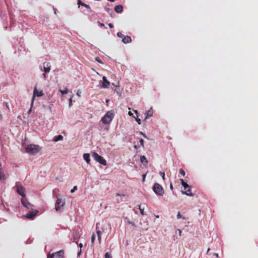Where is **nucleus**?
I'll return each instance as SVG.
<instances>
[{"label": "nucleus", "instance_id": "f257e3e1", "mask_svg": "<svg viewBox=\"0 0 258 258\" xmlns=\"http://www.w3.org/2000/svg\"><path fill=\"white\" fill-rule=\"evenodd\" d=\"M41 148L37 145L30 144L26 147V152L29 154L35 155L40 152Z\"/></svg>", "mask_w": 258, "mask_h": 258}, {"label": "nucleus", "instance_id": "f03ea898", "mask_svg": "<svg viewBox=\"0 0 258 258\" xmlns=\"http://www.w3.org/2000/svg\"><path fill=\"white\" fill-rule=\"evenodd\" d=\"M114 114L112 111H108L106 114L101 118V121L104 124L109 123L113 118Z\"/></svg>", "mask_w": 258, "mask_h": 258}, {"label": "nucleus", "instance_id": "7ed1b4c3", "mask_svg": "<svg viewBox=\"0 0 258 258\" xmlns=\"http://www.w3.org/2000/svg\"><path fill=\"white\" fill-rule=\"evenodd\" d=\"M153 189L156 194L158 196H163L164 193V190L162 186L157 183L154 184Z\"/></svg>", "mask_w": 258, "mask_h": 258}, {"label": "nucleus", "instance_id": "20e7f679", "mask_svg": "<svg viewBox=\"0 0 258 258\" xmlns=\"http://www.w3.org/2000/svg\"><path fill=\"white\" fill-rule=\"evenodd\" d=\"M43 95H44V93H43L42 90H38L37 89L36 86H35L34 87L33 94V96H32V100H31V108H32V107L33 105L35 97L36 96L41 97V96H42Z\"/></svg>", "mask_w": 258, "mask_h": 258}, {"label": "nucleus", "instance_id": "39448f33", "mask_svg": "<svg viewBox=\"0 0 258 258\" xmlns=\"http://www.w3.org/2000/svg\"><path fill=\"white\" fill-rule=\"evenodd\" d=\"M92 157L97 162H99L100 164L103 165H106V161L102 156H100L97 153L93 152L92 153Z\"/></svg>", "mask_w": 258, "mask_h": 258}, {"label": "nucleus", "instance_id": "423d86ee", "mask_svg": "<svg viewBox=\"0 0 258 258\" xmlns=\"http://www.w3.org/2000/svg\"><path fill=\"white\" fill-rule=\"evenodd\" d=\"M47 258H64V251L61 250L52 254L49 253Z\"/></svg>", "mask_w": 258, "mask_h": 258}, {"label": "nucleus", "instance_id": "0eeeda50", "mask_svg": "<svg viewBox=\"0 0 258 258\" xmlns=\"http://www.w3.org/2000/svg\"><path fill=\"white\" fill-rule=\"evenodd\" d=\"M16 187L17 193L21 195L22 197V198H25L24 187L19 183H17Z\"/></svg>", "mask_w": 258, "mask_h": 258}, {"label": "nucleus", "instance_id": "6e6552de", "mask_svg": "<svg viewBox=\"0 0 258 258\" xmlns=\"http://www.w3.org/2000/svg\"><path fill=\"white\" fill-rule=\"evenodd\" d=\"M65 204V202L62 199L57 198V200L55 203V210L56 211H59L63 208L64 205Z\"/></svg>", "mask_w": 258, "mask_h": 258}, {"label": "nucleus", "instance_id": "1a4fd4ad", "mask_svg": "<svg viewBox=\"0 0 258 258\" xmlns=\"http://www.w3.org/2000/svg\"><path fill=\"white\" fill-rule=\"evenodd\" d=\"M21 203L22 205L26 208L28 209L32 208V205L28 202L26 199H25V198H22Z\"/></svg>", "mask_w": 258, "mask_h": 258}, {"label": "nucleus", "instance_id": "9d476101", "mask_svg": "<svg viewBox=\"0 0 258 258\" xmlns=\"http://www.w3.org/2000/svg\"><path fill=\"white\" fill-rule=\"evenodd\" d=\"M38 213V211H36L35 212H30L28 214H27L24 216L28 219H33L36 216L37 214Z\"/></svg>", "mask_w": 258, "mask_h": 258}, {"label": "nucleus", "instance_id": "9b49d317", "mask_svg": "<svg viewBox=\"0 0 258 258\" xmlns=\"http://www.w3.org/2000/svg\"><path fill=\"white\" fill-rule=\"evenodd\" d=\"M103 82L101 85V87L103 88H107L108 87L110 82L107 80L105 76H103L102 78Z\"/></svg>", "mask_w": 258, "mask_h": 258}, {"label": "nucleus", "instance_id": "f8f14e48", "mask_svg": "<svg viewBox=\"0 0 258 258\" xmlns=\"http://www.w3.org/2000/svg\"><path fill=\"white\" fill-rule=\"evenodd\" d=\"M122 42L124 44L129 43L132 42V38L129 36H124L123 37V39H122Z\"/></svg>", "mask_w": 258, "mask_h": 258}, {"label": "nucleus", "instance_id": "ddd939ff", "mask_svg": "<svg viewBox=\"0 0 258 258\" xmlns=\"http://www.w3.org/2000/svg\"><path fill=\"white\" fill-rule=\"evenodd\" d=\"M80 236V232L78 230H74L73 233V238L74 241L79 238Z\"/></svg>", "mask_w": 258, "mask_h": 258}, {"label": "nucleus", "instance_id": "4468645a", "mask_svg": "<svg viewBox=\"0 0 258 258\" xmlns=\"http://www.w3.org/2000/svg\"><path fill=\"white\" fill-rule=\"evenodd\" d=\"M44 71L45 73H48L50 71V66L49 63L44 62L43 63Z\"/></svg>", "mask_w": 258, "mask_h": 258}, {"label": "nucleus", "instance_id": "2eb2a0df", "mask_svg": "<svg viewBox=\"0 0 258 258\" xmlns=\"http://www.w3.org/2000/svg\"><path fill=\"white\" fill-rule=\"evenodd\" d=\"M114 10L116 13H120L123 11V7L120 5H117L115 7Z\"/></svg>", "mask_w": 258, "mask_h": 258}, {"label": "nucleus", "instance_id": "dca6fc26", "mask_svg": "<svg viewBox=\"0 0 258 258\" xmlns=\"http://www.w3.org/2000/svg\"><path fill=\"white\" fill-rule=\"evenodd\" d=\"M105 9L108 13L111 14L112 13V9L111 6L108 4H107L105 7Z\"/></svg>", "mask_w": 258, "mask_h": 258}, {"label": "nucleus", "instance_id": "f3484780", "mask_svg": "<svg viewBox=\"0 0 258 258\" xmlns=\"http://www.w3.org/2000/svg\"><path fill=\"white\" fill-rule=\"evenodd\" d=\"M182 192V194H183V195H186L188 196H193L194 195L192 194V193L191 192V190L190 189H188L187 190H186V191H181Z\"/></svg>", "mask_w": 258, "mask_h": 258}, {"label": "nucleus", "instance_id": "a211bd4d", "mask_svg": "<svg viewBox=\"0 0 258 258\" xmlns=\"http://www.w3.org/2000/svg\"><path fill=\"white\" fill-rule=\"evenodd\" d=\"M153 111L152 109L151 108L146 112V116L145 118L146 119L148 117H151L153 115Z\"/></svg>", "mask_w": 258, "mask_h": 258}, {"label": "nucleus", "instance_id": "6ab92c4d", "mask_svg": "<svg viewBox=\"0 0 258 258\" xmlns=\"http://www.w3.org/2000/svg\"><path fill=\"white\" fill-rule=\"evenodd\" d=\"M83 158L84 160L87 162V163H89L90 161V155L88 153H85L83 155Z\"/></svg>", "mask_w": 258, "mask_h": 258}, {"label": "nucleus", "instance_id": "aec40b11", "mask_svg": "<svg viewBox=\"0 0 258 258\" xmlns=\"http://www.w3.org/2000/svg\"><path fill=\"white\" fill-rule=\"evenodd\" d=\"M180 181L182 185L184 187V189H186L187 188L190 187L189 185L184 181L183 179H180Z\"/></svg>", "mask_w": 258, "mask_h": 258}, {"label": "nucleus", "instance_id": "412c9836", "mask_svg": "<svg viewBox=\"0 0 258 258\" xmlns=\"http://www.w3.org/2000/svg\"><path fill=\"white\" fill-rule=\"evenodd\" d=\"M62 140H63L62 136L59 135H58L57 136L55 137L53 139V141L56 142H58L59 141H61Z\"/></svg>", "mask_w": 258, "mask_h": 258}, {"label": "nucleus", "instance_id": "4be33fe9", "mask_svg": "<svg viewBox=\"0 0 258 258\" xmlns=\"http://www.w3.org/2000/svg\"><path fill=\"white\" fill-rule=\"evenodd\" d=\"M140 160H141V162L143 163V164H145V163H148V161H147V159H146V158L145 157V156L143 155V156H141L140 157Z\"/></svg>", "mask_w": 258, "mask_h": 258}, {"label": "nucleus", "instance_id": "5701e85b", "mask_svg": "<svg viewBox=\"0 0 258 258\" xmlns=\"http://www.w3.org/2000/svg\"><path fill=\"white\" fill-rule=\"evenodd\" d=\"M78 4L79 5H81L82 6H84L86 7V8L88 9H90V7L89 5L85 4V3H82L80 0H78Z\"/></svg>", "mask_w": 258, "mask_h": 258}, {"label": "nucleus", "instance_id": "b1692460", "mask_svg": "<svg viewBox=\"0 0 258 258\" xmlns=\"http://www.w3.org/2000/svg\"><path fill=\"white\" fill-rule=\"evenodd\" d=\"M139 209H140L141 214L143 216L145 215L144 212V209L142 208L141 205L139 206Z\"/></svg>", "mask_w": 258, "mask_h": 258}, {"label": "nucleus", "instance_id": "393cba45", "mask_svg": "<svg viewBox=\"0 0 258 258\" xmlns=\"http://www.w3.org/2000/svg\"><path fill=\"white\" fill-rule=\"evenodd\" d=\"M60 92H61L62 95H64L68 93L69 90L67 88H66L64 90H60Z\"/></svg>", "mask_w": 258, "mask_h": 258}, {"label": "nucleus", "instance_id": "a878e982", "mask_svg": "<svg viewBox=\"0 0 258 258\" xmlns=\"http://www.w3.org/2000/svg\"><path fill=\"white\" fill-rule=\"evenodd\" d=\"M117 36L118 37L121 38L122 39H123V37L124 36V35L123 34H122L121 32H117Z\"/></svg>", "mask_w": 258, "mask_h": 258}, {"label": "nucleus", "instance_id": "bb28decb", "mask_svg": "<svg viewBox=\"0 0 258 258\" xmlns=\"http://www.w3.org/2000/svg\"><path fill=\"white\" fill-rule=\"evenodd\" d=\"M179 172L181 174H182L183 176H184L185 175V172L182 169H179Z\"/></svg>", "mask_w": 258, "mask_h": 258}, {"label": "nucleus", "instance_id": "cd10ccee", "mask_svg": "<svg viewBox=\"0 0 258 258\" xmlns=\"http://www.w3.org/2000/svg\"><path fill=\"white\" fill-rule=\"evenodd\" d=\"M95 240V235L94 233L91 237V242L93 243H94V241Z\"/></svg>", "mask_w": 258, "mask_h": 258}, {"label": "nucleus", "instance_id": "c85d7f7f", "mask_svg": "<svg viewBox=\"0 0 258 258\" xmlns=\"http://www.w3.org/2000/svg\"><path fill=\"white\" fill-rule=\"evenodd\" d=\"M95 60L97 61V62L100 63H102V61H101V59L99 57H95Z\"/></svg>", "mask_w": 258, "mask_h": 258}, {"label": "nucleus", "instance_id": "c756f323", "mask_svg": "<svg viewBox=\"0 0 258 258\" xmlns=\"http://www.w3.org/2000/svg\"><path fill=\"white\" fill-rule=\"evenodd\" d=\"M105 258H111V255L108 252H106L105 254Z\"/></svg>", "mask_w": 258, "mask_h": 258}, {"label": "nucleus", "instance_id": "7c9ffc66", "mask_svg": "<svg viewBox=\"0 0 258 258\" xmlns=\"http://www.w3.org/2000/svg\"><path fill=\"white\" fill-rule=\"evenodd\" d=\"M73 96L69 99V107H70L72 106V100H73Z\"/></svg>", "mask_w": 258, "mask_h": 258}, {"label": "nucleus", "instance_id": "2f4dec72", "mask_svg": "<svg viewBox=\"0 0 258 258\" xmlns=\"http://www.w3.org/2000/svg\"><path fill=\"white\" fill-rule=\"evenodd\" d=\"M136 120L137 122H138V123L139 124H141V119L139 118L138 116H137V117L136 118Z\"/></svg>", "mask_w": 258, "mask_h": 258}, {"label": "nucleus", "instance_id": "473e14b6", "mask_svg": "<svg viewBox=\"0 0 258 258\" xmlns=\"http://www.w3.org/2000/svg\"><path fill=\"white\" fill-rule=\"evenodd\" d=\"M77 186H74L73 188L71 189V192L72 193L74 192L76 190H77Z\"/></svg>", "mask_w": 258, "mask_h": 258}, {"label": "nucleus", "instance_id": "72a5a7b5", "mask_svg": "<svg viewBox=\"0 0 258 258\" xmlns=\"http://www.w3.org/2000/svg\"><path fill=\"white\" fill-rule=\"evenodd\" d=\"M160 174L162 175L163 179L165 180V173L163 172H161Z\"/></svg>", "mask_w": 258, "mask_h": 258}, {"label": "nucleus", "instance_id": "f704fd0d", "mask_svg": "<svg viewBox=\"0 0 258 258\" xmlns=\"http://www.w3.org/2000/svg\"><path fill=\"white\" fill-rule=\"evenodd\" d=\"M144 140L141 139L140 141V143L141 144V146H142L143 147L144 146Z\"/></svg>", "mask_w": 258, "mask_h": 258}, {"label": "nucleus", "instance_id": "c9c22d12", "mask_svg": "<svg viewBox=\"0 0 258 258\" xmlns=\"http://www.w3.org/2000/svg\"><path fill=\"white\" fill-rule=\"evenodd\" d=\"M177 219H179V218H182V216H181V214H180L179 212L178 213V214L177 215Z\"/></svg>", "mask_w": 258, "mask_h": 258}, {"label": "nucleus", "instance_id": "e433bc0d", "mask_svg": "<svg viewBox=\"0 0 258 258\" xmlns=\"http://www.w3.org/2000/svg\"><path fill=\"white\" fill-rule=\"evenodd\" d=\"M97 236H98V239L99 242V243H101V235H98Z\"/></svg>", "mask_w": 258, "mask_h": 258}, {"label": "nucleus", "instance_id": "4c0bfd02", "mask_svg": "<svg viewBox=\"0 0 258 258\" xmlns=\"http://www.w3.org/2000/svg\"><path fill=\"white\" fill-rule=\"evenodd\" d=\"M102 232L100 230L97 231V236L101 235V236Z\"/></svg>", "mask_w": 258, "mask_h": 258}, {"label": "nucleus", "instance_id": "58836bf2", "mask_svg": "<svg viewBox=\"0 0 258 258\" xmlns=\"http://www.w3.org/2000/svg\"><path fill=\"white\" fill-rule=\"evenodd\" d=\"M108 26L110 28H113L114 27L113 25L111 23H109Z\"/></svg>", "mask_w": 258, "mask_h": 258}, {"label": "nucleus", "instance_id": "ea45409f", "mask_svg": "<svg viewBox=\"0 0 258 258\" xmlns=\"http://www.w3.org/2000/svg\"><path fill=\"white\" fill-rule=\"evenodd\" d=\"M177 231H178V232H179V235H180V236H181V233H182L181 230L180 229H177Z\"/></svg>", "mask_w": 258, "mask_h": 258}, {"label": "nucleus", "instance_id": "a19ab883", "mask_svg": "<svg viewBox=\"0 0 258 258\" xmlns=\"http://www.w3.org/2000/svg\"><path fill=\"white\" fill-rule=\"evenodd\" d=\"M99 25L100 27H104L105 26L104 24L103 23H99Z\"/></svg>", "mask_w": 258, "mask_h": 258}, {"label": "nucleus", "instance_id": "79ce46f5", "mask_svg": "<svg viewBox=\"0 0 258 258\" xmlns=\"http://www.w3.org/2000/svg\"><path fill=\"white\" fill-rule=\"evenodd\" d=\"M146 174H143V181H145V177H146Z\"/></svg>", "mask_w": 258, "mask_h": 258}, {"label": "nucleus", "instance_id": "37998d69", "mask_svg": "<svg viewBox=\"0 0 258 258\" xmlns=\"http://www.w3.org/2000/svg\"><path fill=\"white\" fill-rule=\"evenodd\" d=\"M80 93L81 92L79 91H78L77 93V95L78 96H80Z\"/></svg>", "mask_w": 258, "mask_h": 258}, {"label": "nucleus", "instance_id": "c03bdc74", "mask_svg": "<svg viewBox=\"0 0 258 258\" xmlns=\"http://www.w3.org/2000/svg\"><path fill=\"white\" fill-rule=\"evenodd\" d=\"M170 188L171 189V190H173V185L171 183L170 185Z\"/></svg>", "mask_w": 258, "mask_h": 258}, {"label": "nucleus", "instance_id": "a18cd8bd", "mask_svg": "<svg viewBox=\"0 0 258 258\" xmlns=\"http://www.w3.org/2000/svg\"><path fill=\"white\" fill-rule=\"evenodd\" d=\"M79 246L80 249H81L82 247H83V244L82 243H80Z\"/></svg>", "mask_w": 258, "mask_h": 258}, {"label": "nucleus", "instance_id": "49530a36", "mask_svg": "<svg viewBox=\"0 0 258 258\" xmlns=\"http://www.w3.org/2000/svg\"><path fill=\"white\" fill-rule=\"evenodd\" d=\"M128 223L130 224H132V225L134 226L135 224L134 223L132 222H128Z\"/></svg>", "mask_w": 258, "mask_h": 258}, {"label": "nucleus", "instance_id": "de8ad7c7", "mask_svg": "<svg viewBox=\"0 0 258 258\" xmlns=\"http://www.w3.org/2000/svg\"><path fill=\"white\" fill-rule=\"evenodd\" d=\"M214 255H215V256H216V257H217L219 256L218 254V253H215L214 254Z\"/></svg>", "mask_w": 258, "mask_h": 258}, {"label": "nucleus", "instance_id": "09e8293b", "mask_svg": "<svg viewBox=\"0 0 258 258\" xmlns=\"http://www.w3.org/2000/svg\"><path fill=\"white\" fill-rule=\"evenodd\" d=\"M128 114H129L130 116H131V115H133V113H132L131 112H130H130H129V113H128Z\"/></svg>", "mask_w": 258, "mask_h": 258}, {"label": "nucleus", "instance_id": "8fccbe9b", "mask_svg": "<svg viewBox=\"0 0 258 258\" xmlns=\"http://www.w3.org/2000/svg\"><path fill=\"white\" fill-rule=\"evenodd\" d=\"M108 1H109V2H113L115 1V0H107Z\"/></svg>", "mask_w": 258, "mask_h": 258}, {"label": "nucleus", "instance_id": "3c124183", "mask_svg": "<svg viewBox=\"0 0 258 258\" xmlns=\"http://www.w3.org/2000/svg\"><path fill=\"white\" fill-rule=\"evenodd\" d=\"M43 76H44V78H46V74L45 73L43 74Z\"/></svg>", "mask_w": 258, "mask_h": 258}, {"label": "nucleus", "instance_id": "603ef678", "mask_svg": "<svg viewBox=\"0 0 258 258\" xmlns=\"http://www.w3.org/2000/svg\"><path fill=\"white\" fill-rule=\"evenodd\" d=\"M210 250V248H208L207 249V252H209Z\"/></svg>", "mask_w": 258, "mask_h": 258}, {"label": "nucleus", "instance_id": "864d4df0", "mask_svg": "<svg viewBox=\"0 0 258 258\" xmlns=\"http://www.w3.org/2000/svg\"><path fill=\"white\" fill-rule=\"evenodd\" d=\"M135 113H136V114H137V113H138L137 111L135 110Z\"/></svg>", "mask_w": 258, "mask_h": 258}]
</instances>
